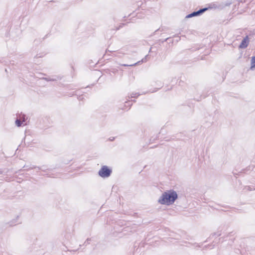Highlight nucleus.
<instances>
[{"mask_svg": "<svg viewBox=\"0 0 255 255\" xmlns=\"http://www.w3.org/2000/svg\"><path fill=\"white\" fill-rule=\"evenodd\" d=\"M177 198V192L173 190H169L162 193L158 198L157 202L160 205L169 206L173 205Z\"/></svg>", "mask_w": 255, "mask_h": 255, "instance_id": "f257e3e1", "label": "nucleus"}, {"mask_svg": "<svg viewBox=\"0 0 255 255\" xmlns=\"http://www.w3.org/2000/svg\"><path fill=\"white\" fill-rule=\"evenodd\" d=\"M111 172L112 171L110 169H109L106 166H104L99 170V174L101 177L103 178H106L109 177L110 175Z\"/></svg>", "mask_w": 255, "mask_h": 255, "instance_id": "f03ea898", "label": "nucleus"}, {"mask_svg": "<svg viewBox=\"0 0 255 255\" xmlns=\"http://www.w3.org/2000/svg\"><path fill=\"white\" fill-rule=\"evenodd\" d=\"M207 9V8H205L201 9L197 11H194V12L186 15V18H191V17H192L194 16H198L200 14H202L204 11H205Z\"/></svg>", "mask_w": 255, "mask_h": 255, "instance_id": "7ed1b4c3", "label": "nucleus"}, {"mask_svg": "<svg viewBox=\"0 0 255 255\" xmlns=\"http://www.w3.org/2000/svg\"><path fill=\"white\" fill-rule=\"evenodd\" d=\"M249 44V39L247 36L242 41L240 45V48H246Z\"/></svg>", "mask_w": 255, "mask_h": 255, "instance_id": "20e7f679", "label": "nucleus"}, {"mask_svg": "<svg viewBox=\"0 0 255 255\" xmlns=\"http://www.w3.org/2000/svg\"><path fill=\"white\" fill-rule=\"evenodd\" d=\"M250 69L252 70H255V55L251 58Z\"/></svg>", "mask_w": 255, "mask_h": 255, "instance_id": "39448f33", "label": "nucleus"}, {"mask_svg": "<svg viewBox=\"0 0 255 255\" xmlns=\"http://www.w3.org/2000/svg\"><path fill=\"white\" fill-rule=\"evenodd\" d=\"M15 124L17 126V127H20L21 125V122L18 120H17L16 121H15Z\"/></svg>", "mask_w": 255, "mask_h": 255, "instance_id": "423d86ee", "label": "nucleus"}]
</instances>
